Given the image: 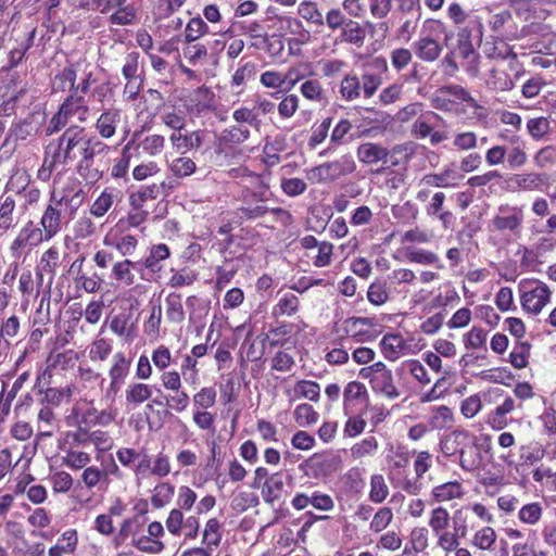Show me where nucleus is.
<instances>
[{"mask_svg":"<svg viewBox=\"0 0 556 556\" xmlns=\"http://www.w3.org/2000/svg\"><path fill=\"white\" fill-rule=\"evenodd\" d=\"M166 317L168 320L179 324L185 319V311L182 307L181 295L178 293H169L165 299Z\"/></svg>","mask_w":556,"mask_h":556,"instance_id":"nucleus-41","label":"nucleus"},{"mask_svg":"<svg viewBox=\"0 0 556 556\" xmlns=\"http://www.w3.org/2000/svg\"><path fill=\"white\" fill-rule=\"evenodd\" d=\"M220 540V522L216 518L208 519L203 531L202 543L212 551L219 545Z\"/></svg>","mask_w":556,"mask_h":556,"instance_id":"nucleus-45","label":"nucleus"},{"mask_svg":"<svg viewBox=\"0 0 556 556\" xmlns=\"http://www.w3.org/2000/svg\"><path fill=\"white\" fill-rule=\"evenodd\" d=\"M51 240L47 237L42 227H37L31 220H29L20 231L17 237L12 243L13 250L23 249L27 245L36 247L43 241Z\"/></svg>","mask_w":556,"mask_h":556,"instance_id":"nucleus-12","label":"nucleus"},{"mask_svg":"<svg viewBox=\"0 0 556 556\" xmlns=\"http://www.w3.org/2000/svg\"><path fill=\"white\" fill-rule=\"evenodd\" d=\"M135 146V139H131L122 151V155L115 160V163L112 167V176L114 178H122L128 172L130 159H131V149Z\"/></svg>","mask_w":556,"mask_h":556,"instance_id":"nucleus-49","label":"nucleus"},{"mask_svg":"<svg viewBox=\"0 0 556 556\" xmlns=\"http://www.w3.org/2000/svg\"><path fill=\"white\" fill-rule=\"evenodd\" d=\"M121 113L116 109L104 111L97 119L96 129L103 139L112 138L119 123Z\"/></svg>","mask_w":556,"mask_h":556,"instance_id":"nucleus-21","label":"nucleus"},{"mask_svg":"<svg viewBox=\"0 0 556 556\" xmlns=\"http://www.w3.org/2000/svg\"><path fill=\"white\" fill-rule=\"evenodd\" d=\"M470 513L468 507H460L453 513L451 517L453 530L460 539L466 538L469 531Z\"/></svg>","mask_w":556,"mask_h":556,"instance_id":"nucleus-48","label":"nucleus"},{"mask_svg":"<svg viewBox=\"0 0 556 556\" xmlns=\"http://www.w3.org/2000/svg\"><path fill=\"white\" fill-rule=\"evenodd\" d=\"M15 200L11 195L0 197V229L9 230L17 224Z\"/></svg>","mask_w":556,"mask_h":556,"instance_id":"nucleus-29","label":"nucleus"},{"mask_svg":"<svg viewBox=\"0 0 556 556\" xmlns=\"http://www.w3.org/2000/svg\"><path fill=\"white\" fill-rule=\"evenodd\" d=\"M380 346L383 355L388 359L395 361L399 354L405 349V341L399 333H387L381 339Z\"/></svg>","mask_w":556,"mask_h":556,"instance_id":"nucleus-31","label":"nucleus"},{"mask_svg":"<svg viewBox=\"0 0 556 556\" xmlns=\"http://www.w3.org/2000/svg\"><path fill=\"white\" fill-rule=\"evenodd\" d=\"M162 185L143 186L138 191L129 194V205L132 208H144L148 201L157 199L161 194Z\"/></svg>","mask_w":556,"mask_h":556,"instance_id":"nucleus-27","label":"nucleus"},{"mask_svg":"<svg viewBox=\"0 0 556 556\" xmlns=\"http://www.w3.org/2000/svg\"><path fill=\"white\" fill-rule=\"evenodd\" d=\"M314 473L329 475L341 469V458L332 453H316L306 460Z\"/></svg>","mask_w":556,"mask_h":556,"instance_id":"nucleus-13","label":"nucleus"},{"mask_svg":"<svg viewBox=\"0 0 556 556\" xmlns=\"http://www.w3.org/2000/svg\"><path fill=\"white\" fill-rule=\"evenodd\" d=\"M523 219L525 214L522 207L502 204L497 207L491 220V225L496 231L517 233L522 227Z\"/></svg>","mask_w":556,"mask_h":556,"instance_id":"nucleus-6","label":"nucleus"},{"mask_svg":"<svg viewBox=\"0 0 556 556\" xmlns=\"http://www.w3.org/2000/svg\"><path fill=\"white\" fill-rule=\"evenodd\" d=\"M556 249V239L552 236H542L531 247L525 248L523 257L538 261L545 257Z\"/></svg>","mask_w":556,"mask_h":556,"instance_id":"nucleus-23","label":"nucleus"},{"mask_svg":"<svg viewBox=\"0 0 556 556\" xmlns=\"http://www.w3.org/2000/svg\"><path fill=\"white\" fill-rule=\"evenodd\" d=\"M467 447L462 448L457 454L459 455V466L465 471H473L478 468L481 457L480 452L476 444V439H473Z\"/></svg>","mask_w":556,"mask_h":556,"instance_id":"nucleus-33","label":"nucleus"},{"mask_svg":"<svg viewBox=\"0 0 556 556\" xmlns=\"http://www.w3.org/2000/svg\"><path fill=\"white\" fill-rule=\"evenodd\" d=\"M59 258V252L54 248L48 249L40 258V267L42 270L50 274V278L48 280L46 289L42 291V296L40 300L38 312H40L43 307V304L47 303V308L49 309L50 298H51V288L53 283L54 270L56 267V261Z\"/></svg>","mask_w":556,"mask_h":556,"instance_id":"nucleus-15","label":"nucleus"},{"mask_svg":"<svg viewBox=\"0 0 556 556\" xmlns=\"http://www.w3.org/2000/svg\"><path fill=\"white\" fill-rule=\"evenodd\" d=\"M84 199V191L79 189L72 198L63 194L60 198L55 193L52 194L49 205L46 207L40 225L47 237L52 239L62 228L61 206L72 205V210H76Z\"/></svg>","mask_w":556,"mask_h":556,"instance_id":"nucleus-4","label":"nucleus"},{"mask_svg":"<svg viewBox=\"0 0 556 556\" xmlns=\"http://www.w3.org/2000/svg\"><path fill=\"white\" fill-rule=\"evenodd\" d=\"M301 93L311 101L323 102L326 100L325 90L317 79H309L301 85Z\"/></svg>","mask_w":556,"mask_h":556,"instance_id":"nucleus-60","label":"nucleus"},{"mask_svg":"<svg viewBox=\"0 0 556 556\" xmlns=\"http://www.w3.org/2000/svg\"><path fill=\"white\" fill-rule=\"evenodd\" d=\"M267 188L265 186L260 187L257 190L245 188L242 190L241 200L242 206L239 211L247 219H257L265 216L267 213H271L277 217H285L288 222L291 219V214L282 207L269 208L264 204L267 200Z\"/></svg>","mask_w":556,"mask_h":556,"instance_id":"nucleus-3","label":"nucleus"},{"mask_svg":"<svg viewBox=\"0 0 556 556\" xmlns=\"http://www.w3.org/2000/svg\"><path fill=\"white\" fill-rule=\"evenodd\" d=\"M170 255L169 248L164 244H155L150 249V254L143 261V266L152 273H156L161 270L160 263Z\"/></svg>","mask_w":556,"mask_h":556,"instance_id":"nucleus-35","label":"nucleus"},{"mask_svg":"<svg viewBox=\"0 0 556 556\" xmlns=\"http://www.w3.org/2000/svg\"><path fill=\"white\" fill-rule=\"evenodd\" d=\"M111 352L112 345L104 338L94 340L89 346V357L91 361H105Z\"/></svg>","mask_w":556,"mask_h":556,"instance_id":"nucleus-64","label":"nucleus"},{"mask_svg":"<svg viewBox=\"0 0 556 556\" xmlns=\"http://www.w3.org/2000/svg\"><path fill=\"white\" fill-rule=\"evenodd\" d=\"M378 448V442L375 437H367L359 443H356L351 448V454L354 459H361L367 455L374 454Z\"/></svg>","mask_w":556,"mask_h":556,"instance_id":"nucleus-63","label":"nucleus"},{"mask_svg":"<svg viewBox=\"0 0 556 556\" xmlns=\"http://www.w3.org/2000/svg\"><path fill=\"white\" fill-rule=\"evenodd\" d=\"M515 408V401L511 397H506L505 401L498 405L495 410L489 415V424L493 429L501 430L506 427L507 420L505 416L511 413Z\"/></svg>","mask_w":556,"mask_h":556,"instance_id":"nucleus-38","label":"nucleus"},{"mask_svg":"<svg viewBox=\"0 0 556 556\" xmlns=\"http://www.w3.org/2000/svg\"><path fill=\"white\" fill-rule=\"evenodd\" d=\"M542 514V505L534 502L523 505L518 511V518L521 522L532 526L540 521Z\"/></svg>","mask_w":556,"mask_h":556,"instance_id":"nucleus-59","label":"nucleus"},{"mask_svg":"<svg viewBox=\"0 0 556 556\" xmlns=\"http://www.w3.org/2000/svg\"><path fill=\"white\" fill-rule=\"evenodd\" d=\"M475 435L464 429H456L441 441V450L446 456L457 454L462 448L467 447Z\"/></svg>","mask_w":556,"mask_h":556,"instance_id":"nucleus-16","label":"nucleus"},{"mask_svg":"<svg viewBox=\"0 0 556 556\" xmlns=\"http://www.w3.org/2000/svg\"><path fill=\"white\" fill-rule=\"evenodd\" d=\"M514 182L517 188L522 190H539L544 185V175L539 173L518 174L515 175Z\"/></svg>","mask_w":556,"mask_h":556,"instance_id":"nucleus-44","label":"nucleus"},{"mask_svg":"<svg viewBox=\"0 0 556 556\" xmlns=\"http://www.w3.org/2000/svg\"><path fill=\"white\" fill-rule=\"evenodd\" d=\"M155 387L143 382H131L125 390V403L128 407L136 408L151 399Z\"/></svg>","mask_w":556,"mask_h":556,"instance_id":"nucleus-17","label":"nucleus"},{"mask_svg":"<svg viewBox=\"0 0 556 556\" xmlns=\"http://www.w3.org/2000/svg\"><path fill=\"white\" fill-rule=\"evenodd\" d=\"M451 521V516L446 508L439 506L431 510L428 525L433 534L446 531Z\"/></svg>","mask_w":556,"mask_h":556,"instance_id":"nucleus-46","label":"nucleus"},{"mask_svg":"<svg viewBox=\"0 0 556 556\" xmlns=\"http://www.w3.org/2000/svg\"><path fill=\"white\" fill-rule=\"evenodd\" d=\"M78 63H83L84 65L79 67L80 70L78 77L80 78V83L77 85L75 84L74 92L85 96L89 92L90 86L94 81L92 78L93 71L91 63H89L86 59H79Z\"/></svg>","mask_w":556,"mask_h":556,"instance_id":"nucleus-51","label":"nucleus"},{"mask_svg":"<svg viewBox=\"0 0 556 556\" xmlns=\"http://www.w3.org/2000/svg\"><path fill=\"white\" fill-rule=\"evenodd\" d=\"M244 34L252 39L251 46L255 49H264L267 42V34L258 22H251L243 26Z\"/></svg>","mask_w":556,"mask_h":556,"instance_id":"nucleus-56","label":"nucleus"},{"mask_svg":"<svg viewBox=\"0 0 556 556\" xmlns=\"http://www.w3.org/2000/svg\"><path fill=\"white\" fill-rule=\"evenodd\" d=\"M509 147L506 148V160L510 168H519L528 161L526 142L519 136L509 138Z\"/></svg>","mask_w":556,"mask_h":556,"instance_id":"nucleus-20","label":"nucleus"},{"mask_svg":"<svg viewBox=\"0 0 556 556\" xmlns=\"http://www.w3.org/2000/svg\"><path fill=\"white\" fill-rule=\"evenodd\" d=\"M331 182L340 179L343 176L352 174L356 169V163L352 155L345 154L341 157L326 162Z\"/></svg>","mask_w":556,"mask_h":556,"instance_id":"nucleus-24","label":"nucleus"},{"mask_svg":"<svg viewBox=\"0 0 556 556\" xmlns=\"http://www.w3.org/2000/svg\"><path fill=\"white\" fill-rule=\"evenodd\" d=\"M352 129V124L349 119L342 118L332 129L330 135V147L328 150L323 151L320 155H325L329 150L336 149L340 146L346 144L352 140V136H349Z\"/></svg>","mask_w":556,"mask_h":556,"instance_id":"nucleus-30","label":"nucleus"},{"mask_svg":"<svg viewBox=\"0 0 556 556\" xmlns=\"http://www.w3.org/2000/svg\"><path fill=\"white\" fill-rule=\"evenodd\" d=\"M115 198H117V193L104 190L92 203L90 213L96 217L104 216L114 204Z\"/></svg>","mask_w":556,"mask_h":556,"instance_id":"nucleus-54","label":"nucleus"},{"mask_svg":"<svg viewBox=\"0 0 556 556\" xmlns=\"http://www.w3.org/2000/svg\"><path fill=\"white\" fill-rule=\"evenodd\" d=\"M165 147V138L161 135H149L141 139L138 143L135 142L132 149L141 150L143 153L155 156L161 154Z\"/></svg>","mask_w":556,"mask_h":556,"instance_id":"nucleus-36","label":"nucleus"},{"mask_svg":"<svg viewBox=\"0 0 556 556\" xmlns=\"http://www.w3.org/2000/svg\"><path fill=\"white\" fill-rule=\"evenodd\" d=\"M52 143L54 161H59L62 166L76 162V173L87 184L101 179L103 170L100 168V157L106 156L111 148L90 135L85 127L71 125Z\"/></svg>","mask_w":556,"mask_h":556,"instance_id":"nucleus-1","label":"nucleus"},{"mask_svg":"<svg viewBox=\"0 0 556 556\" xmlns=\"http://www.w3.org/2000/svg\"><path fill=\"white\" fill-rule=\"evenodd\" d=\"M169 168L176 177L185 178L195 172L197 165L191 157L179 156L172 161Z\"/></svg>","mask_w":556,"mask_h":556,"instance_id":"nucleus-55","label":"nucleus"},{"mask_svg":"<svg viewBox=\"0 0 556 556\" xmlns=\"http://www.w3.org/2000/svg\"><path fill=\"white\" fill-rule=\"evenodd\" d=\"M552 292L549 288L539 282L535 288L521 294L522 308L531 314H539L549 302Z\"/></svg>","mask_w":556,"mask_h":556,"instance_id":"nucleus-8","label":"nucleus"},{"mask_svg":"<svg viewBox=\"0 0 556 556\" xmlns=\"http://www.w3.org/2000/svg\"><path fill=\"white\" fill-rule=\"evenodd\" d=\"M368 301L377 306L384 304L389 300V288L384 280L374 281L367 291Z\"/></svg>","mask_w":556,"mask_h":556,"instance_id":"nucleus-53","label":"nucleus"},{"mask_svg":"<svg viewBox=\"0 0 556 556\" xmlns=\"http://www.w3.org/2000/svg\"><path fill=\"white\" fill-rule=\"evenodd\" d=\"M299 14L307 22L315 24L317 26H323L324 15L319 11L317 4L315 2L308 0H302L299 4Z\"/></svg>","mask_w":556,"mask_h":556,"instance_id":"nucleus-52","label":"nucleus"},{"mask_svg":"<svg viewBox=\"0 0 556 556\" xmlns=\"http://www.w3.org/2000/svg\"><path fill=\"white\" fill-rule=\"evenodd\" d=\"M207 30L208 27L201 17H193L188 22L185 28V39L187 42L191 43L206 34Z\"/></svg>","mask_w":556,"mask_h":556,"instance_id":"nucleus-61","label":"nucleus"},{"mask_svg":"<svg viewBox=\"0 0 556 556\" xmlns=\"http://www.w3.org/2000/svg\"><path fill=\"white\" fill-rule=\"evenodd\" d=\"M389 495V486L382 475H372L370 478L369 500L375 504H381Z\"/></svg>","mask_w":556,"mask_h":556,"instance_id":"nucleus-43","label":"nucleus"},{"mask_svg":"<svg viewBox=\"0 0 556 556\" xmlns=\"http://www.w3.org/2000/svg\"><path fill=\"white\" fill-rule=\"evenodd\" d=\"M412 48L416 56L424 62H434L443 51L439 41L428 35L420 36L413 42Z\"/></svg>","mask_w":556,"mask_h":556,"instance_id":"nucleus-14","label":"nucleus"},{"mask_svg":"<svg viewBox=\"0 0 556 556\" xmlns=\"http://www.w3.org/2000/svg\"><path fill=\"white\" fill-rule=\"evenodd\" d=\"M392 519H393V513H392L391 508L381 507L372 516V519L369 525V529L375 533H379V532L383 531L391 523Z\"/></svg>","mask_w":556,"mask_h":556,"instance_id":"nucleus-62","label":"nucleus"},{"mask_svg":"<svg viewBox=\"0 0 556 556\" xmlns=\"http://www.w3.org/2000/svg\"><path fill=\"white\" fill-rule=\"evenodd\" d=\"M432 429L442 430L448 429L454 424V415L450 407L441 405L433 410L429 420Z\"/></svg>","mask_w":556,"mask_h":556,"instance_id":"nucleus-40","label":"nucleus"},{"mask_svg":"<svg viewBox=\"0 0 556 556\" xmlns=\"http://www.w3.org/2000/svg\"><path fill=\"white\" fill-rule=\"evenodd\" d=\"M431 495L435 502H447L464 495L463 486L457 481H450L433 488Z\"/></svg>","mask_w":556,"mask_h":556,"instance_id":"nucleus-32","label":"nucleus"},{"mask_svg":"<svg viewBox=\"0 0 556 556\" xmlns=\"http://www.w3.org/2000/svg\"><path fill=\"white\" fill-rule=\"evenodd\" d=\"M446 195L442 191H438L431 195L430 201L426 205V214L431 218H438L443 228L448 229L452 227L455 217L453 213L444 208Z\"/></svg>","mask_w":556,"mask_h":556,"instance_id":"nucleus-11","label":"nucleus"},{"mask_svg":"<svg viewBox=\"0 0 556 556\" xmlns=\"http://www.w3.org/2000/svg\"><path fill=\"white\" fill-rule=\"evenodd\" d=\"M389 154L390 152L387 148L374 142H365L357 148V157L366 165L378 162L387 163Z\"/></svg>","mask_w":556,"mask_h":556,"instance_id":"nucleus-19","label":"nucleus"},{"mask_svg":"<svg viewBox=\"0 0 556 556\" xmlns=\"http://www.w3.org/2000/svg\"><path fill=\"white\" fill-rule=\"evenodd\" d=\"M250 138V130L248 127L242 125H233L229 128L224 129L218 136L220 143H235L239 144Z\"/></svg>","mask_w":556,"mask_h":556,"instance_id":"nucleus-39","label":"nucleus"},{"mask_svg":"<svg viewBox=\"0 0 556 556\" xmlns=\"http://www.w3.org/2000/svg\"><path fill=\"white\" fill-rule=\"evenodd\" d=\"M205 137L204 130H194L190 132L182 134L180 131H174L169 140L173 144V147L179 151V150H192V149H199Z\"/></svg>","mask_w":556,"mask_h":556,"instance_id":"nucleus-18","label":"nucleus"},{"mask_svg":"<svg viewBox=\"0 0 556 556\" xmlns=\"http://www.w3.org/2000/svg\"><path fill=\"white\" fill-rule=\"evenodd\" d=\"M495 542L496 533L494 529L491 527H484L480 529L473 534L471 539L472 546L481 551H491Z\"/></svg>","mask_w":556,"mask_h":556,"instance_id":"nucleus-50","label":"nucleus"},{"mask_svg":"<svg viewBox=\"0 0 556 556\" xmlns=\"http://www.w3.org/2000/svg\"><path fill=\"white\" fill-rule=\"evenodd\" d=\"M77 544V533L75 530H68L62 534L58 544L50 547L49 556H63L65 553H72Z\"/></svg>","mask_w":556,"mask_h":556,"instance_id":"nucleus-42","label":"nucleus"},{"mask_svg":"<svg viewBox=\"0 0 556 556\" xmlns=\"http://www.w3.org/2000/svg\"><path fill=\"white\" fill-rule=\"evenodd\" d=\"M141 264L139 262H132L130 260H124L116 262L112 268V275L114 279L125 286H131L135 283L134 270H139Z\"/></svg>","mask_w":556,"mask_h":556,"instance_id":"nucleus-25","label":"nucleus"},{"mask_svg":"<svg viewBox=\"0 0 556 556\" xmlns=\"http://www.w3.org/2000/svg\"><path fill=\"white\" fill-rule=\"evenodd\" d=\"M375 392L383 394L389 400L400 396V392L394 384L392 371H384L368 379Z\"/></svg>","mask_w":556,"mask_h":556,"instance_id":"nucleus-22","label":"nucleus"},{"mask_svg":"<svg viewBox=\"0 0 556 556\" xmlns=\"http://www.w3.org/2000/svg\"><path fill=\"white\" fill-rule=\"evenodd\" d=\"M291 505L295 510H303L308 506H313L315 509L321 511H330L334 508V502L329 494L311 486L302 492H298L293 496Z\"/></svg>","mask_w":556,"mask_h":556,"instance_id":"nucleus-7","label":"nucleus"},{"mask_svg":"<svg viewBox=\"0 0 556 556\" xmlns=\"http://www.w3.org/2000/svg\"><path fill=\"white\" fill-rule=\"evenodd\" d=\"M84 65L83 63L76 62L68 63L62 71L56 73L51 81L52 92H65L71 91L73 93L75 91V83L79 75V67Z\"/></svg>","mask_w":556,"mask_h":556,"instance_id":"nucleus-9","label":"nucleus"},{"mask_svg":"<svg viewBox=\"0 0 556 556\" xmlns=\"http://www.w3.org/2000/svg\"><path fill=\"white\" fill-rule=\"evenodd\" d=\"M35 131L36 128L31 121L22 119L11 126L3 146L10 144L11 142L15 143L17 141L26 140Z\"/></svg>","mask_w":556,"mask_h":556,"instance_id":"nucleus-34","label":"nucleus"},{"mask_svg":"<svg viewBox=\"0 0 556 556\" xmlns=\"http://www.w3.org/2000/svg\"><path fill=\"white\" fill-rule=\"evenodd\" d=\"M318 417L319 415L313 406L306 403L298 405L294 409L295 422L301 427H308L316 424Z\"/></svg>","mask_w":556,"mask_h":556,"instance_id":"nucleus-57","label":"nucleus"},{"mask_svg":"<svg viewBox=\"0 0 556 556\" xmlns=\"http://www.w3.org/2000/svg\"><path fill=\"white\" fill-rule=\"evenodd\" d=\"M130 359L123 352H117L112 358V366L109 370L111 380L125 381L129 374Z\"/></svg>","mask_w":556,"mask_h":556,"instance_id":"nucleus-37","label":"nucleus"},{"mask_svg":"<svg viewBox=\"0 0 556 556\" xmlns=\"http://www.w3.org/2000/svg\"><path fill=\"white\" fill-rule=\"evenodd\" d=\"M298 397L307 399L312 402H318L320 397V386L312 380H299L293 388Z\"/></svg>","mask_w":556,"mask_h":556,"instance_id":"nucleus-47","label":"nucleus"},{"mask_svg":"<svg viewBox=\"0 0 556 556\" xmlns=\"http://www.w3.org/2000/svg\"><path fill=\"white\" fill-rule=\"evenodd\" d=\"M175 488L168 482H162L154 488V494L151 503L155 508L164 507L168 504L174 495Z\"/></svg>","mask_w":556,"mask_h":556,"instance_id":"nucleus-58","label":"nucleus"},{"mask_svg":"<svg viewBox=\"0 0 556 556\" xmlns=\"http://www.w3.org/2000/svg\"><path fill=\"white\" fill-rule=\"evenodd\" d=\"M483 36V24L479 16H473L457 27V48L464 59L475 53V42L480 43Z\"/></svg>","mask_w":556,"mask_h":556,"instance_id":"nucleus-5","label":"nucleus"},{"mask_svg":"<svg viewBox=\"0 0 556 556\" xmlns=\"http://www.w3.org/2000/svg\"><path fill=\"white\" fill-rule=\"evenodd\" d=\"M60 110L70 119L76 118L79 123L87 122L90 115V109L85 97L77 92L70 93L60 105Z\"/></svg>","mask_w":556,"mask_h":556,"instance_id":"nucleus-10","label":"nucleus"},{"mask_svg":"<svg viewBox=\"0 0 556 556\" xmlns=\"http://www.w3.org/2000/svg\"><path fill=\"white\" fill-rule=\"evenodd\" d=\"M285 488V482L282 479V475L280 472H275L267 478L262 488V496L265 503L274 504L281 496V493Z\"/></svg>","mask_w":556,"mask_h":556,"instance_id":"nucleus-26","label":"nucleus"},{"mask_svg":"<svg viewBox=\"0 0 556 556\" xmlns=\"http://www.w3.org/2000/svg\"><path fill=\"white\" fill-rule=\"evenodd\" d=\"M340 38L341 41L359 48L364 45L366 29L358 22L350 18L341 29Z\"/></svg>","mask_w":556,"mask_h":556,"instance_id":"nucleus-28","label":"nucleus"},{"mask_svg":"<svg viewBox=\"0 0 556 556\" xmlns=\"http://www.w3.org/2000/svg\"><path fill=\"white\" fill-rule=\"evenodd\" d=\"M382 77L380 73L366 70L361 77L355 74H346L340 83V96L345 101H355L362 93L365 99L371 98L380 85Z\"/></svg>","mask_w":556,"mask_h":556,"instance_id":"nucleus-2","label":"nucleus"}]
</instances>
